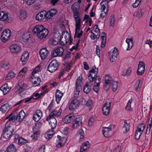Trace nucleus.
<instances>
[{"instance_id":"1","label":"nucleus","mask_w":152,"mask_h":152,"mask_svg":"<svg viewBox=\"0 0 152 152\" xmlns=\"http://www.w3.org/2000/svg\"><path fill=\"white\" fill-rule=\"evenodd\" d=\"M32 31L33 34L40 39L45 38L49 32L48 30L42 25H36L33 29Z\"/></svg>"},{"instance_id":"2","label":"nucleus","mask_w":152,"mask_h":152,"mask_svg":"<svg viewBox=\"0 0 152 152\" xmlns=\"http://www.w3.org/2000/svg\"><path fill=\"white\" fill-rule=\"evenodd\" d=\"M104 79L105 81L103 87L105 89L107 90L110 87V84L112 83L113 91H115L116 90L118 87V82L112 80L111 77L108 75H105Z\"/></svg>"},{"instance_id":"3","label":"nucleus","mask_w":152,"mask_h":152,"mask_svg":"<svg viewBox=\"0 0 152 152\" xmlns=\"http://www.w3.org/2000/svg\"><path fill=\"white\" fill-rule=\"evenodd\" d=\"M14 131V126L13 124L10 123H6L2 135L3 137L6 139L8 138L12 135Z\"/></svg>"},{"instance_id":"4","label":"nucleus","mask_w":152,"mask_h":152,"mask_svg":"<svg viewBox=\"0 0 152 152\" xmlns=\"http://www.w3.org/2000/svg\"><path fill=\"white\" fill-rule=\"evenodd\" d=\"M63 38L58 31H56L54 33L53 38L49 40V43L53 45H56Z\"/></svg>"},{"instance_id":"5","label":"nucleus","mask_w":152,"mask_h":152,"mask_svg":"<svg viewBox=\"0 0 152 152\" xmlns=\"http://www.w3.org/2000/svg\"><path fill=\"white\" fill-rule=\"evenodd\" d=\"M74 13V16L75 19V34L79 32L81 27V19L79 17V14L78 10L73 12Z\"/></svg>"},{"instance_id":"6","label":"nucleus","mask_w":152,"mask_h":152,"mask_svg":"<svg viewBox=\"0 0 152 152\" xmlns=\"http://www.w3.org/2000/svg\"><path fill=\"white\" fill-rule=\"evenodd\" d=\"M58 66L57 61L55 60H53L49 64L48 66V70L50 72H53L57 70Z\"/></svg>"},{"instance_id":"7","label":"nucleus","mask_w":152,"mask_h":152,"mask_svg":"<svg viewBox=\"0 0 152 152\" xmlns=\"http://www.w3.org/2000/svg\"><path fill=\"white\" fill-rule=\"evenodd\" d=\"M98 69L96 68L95 66L92 67V69L89 71V75L88 76V79L90 82L93 81L98 73Z\"/></svg>"},{"instance_id":"8","label":"nucleus","mask_w":152,"mask_h":152,"mask_svg":"<svg viewBox=\"0 0 152 152\" xmlns=\"http://www.w3.org/2000/svg\"><path fill=\"white\" fill-rule=\"evenodd\" d=\"M83 78L82 77L79 76L78 78L76 80L75 82V88L76 93L75 94V97H78L79 93L82 84Z\"/></svg>"},{"instance_id":"9","label":"nucleus","mask_w":152,"mask_h":152,"mask_svg":"<svg viewBox=\"0 0 152 152\" xmlns=\"http://www.w3.org/2000/svg\"><path fill=\"white\" fill-rule=\"evenodd\" d=\"M64 50L61 47H59L52 50L51 53L52 57L60 56L63 54Z\"/></svg>"},{"instance_id":"10","label":"nucleus","mask_w":152,"mask_h":152,"mask_svg":"<svg viewBox=\"0 0 152 152\" xmlns=\"http://www.w3.org/2000/svg\"><path fill=\"white\" fill-rule=\"evenodd\" d=\"M11 31L9 29L5 30L2 33L1 39L2 42H5L9 39L11 35Z\"/></svg>"},{"instance_id":"11","label":"nucleus","mask_w":152,"mask_h":152,"mask_svg":"<svg viewBox=\"0 0 152 152\" xmlns=\"http://www.w3.org/2000/svg\"><path fill=\"white\" fill-rule=\"evenodd\" d=\"M82 118L81 117H78L73 120L72 125V127L73 129H77L82 125Z\"/></svg>"},{"instance_id":"12","label":"nucleus","mask_w":152,"mask_h":152,"mask_svg":"<svg viewBox=\"0 0 152 152\" xmlns=\"http://www.w3.org/2000/svg\"><path fill=\"white\" fill-rule=\"evenodd\" d=\"M69 58H70V54H67L65 56V58L64 60V65L66 66L65 69L67 71H68L70 69L72 65V64L71 61H68V59Z\"/></svg>"},{"instance_id":"13","label":"nucleus","mask_w":152,"mask_h":152,"mask_svg":"<svg viewBox=\"0 0 152 152\" xmlns=\"http://www.w3.org/2000/svg\"><path fill=\"white\" fill-rule=\"evenodd\" d=\"M62 109L61 108L58 110L56 108L55 110L52 111L49 114V115L47 117L46 120L48 121L50 120V118L53 117V116L55 117H59L60 116L61 113Z\"/></svg>"},{"instance_id":"14","label":"nucleus","mask_w":152,"mask_h":152,"mask_svg":"<svg viewBox=\"0 0 152 152\" xmlns=\"http://www.w3.org/2000/svg\"><path fill=\"white\" fill-rule=\"evenodd\" d=\"M80 102L77 99H75L72 100L70 103L69 106V110L73 111L78 107L80 105Z\"/></svg>"},{"instance_id":"15","label":"nucleus","mask_w":152,"mask_h":152,"mask_svg":"<svg viewBox=\"0 0 152 152\" xmlns=\"http://www.w3.org/2000/svg\"><path fill=\"white\" fill-rule=\"evenodd\" d=\"M111 103L106 101V103L103 105L102 107V113L105 115H107L109 113L110 109Z\"/></svg>"},{"instance_id":"16","label":"nucleus","mask_w":152,"mask_h":152,"mask_svg":"<svg viewBox=\"0 0 152 152\" xmlns=\"http://www.w3.org/2000/svg\"><path fill=\"white\" fill-rule=\"evenodd\" d=\"M49 51L46 48H44L41 49L39 51V55L41 59L44 60L49 55Z\"/></svg>"},{"instance_id":"17","label":"nucleus","mask_w":152,"mask_h":152,"mask_svg":"<svg viewBox=\"0 0 152 152\" xmlns=\"http://www.w3.org/2000/svg\"><path fill=\"white\" fill-rule=\"evenodd\" d=\"M103 135L106 137H110L112 134L111 128L109 126V127H105L102 130Z\"/></svg>"},{"instance_id":"18","label":"nucleus","mask_w":152,"mask_h":152,"mask_svg":"<svg viewBox=\"0 0 152 152\" xmlns=\"http://www.w3.org/2000/svg\"><path fill=\"white\" fill-rule=\"evenodd\" d=\"M62 37H64L66 41V43L69 42V45H71L72 43L73 39L69 34H68L66 31H64L62 33Z\"/></svg>"},{"instance_id":"19","label":"nucleus","mask_w":152,"mask_h":152,"mask_svg":"<svg viewBox=\"0 0 152 152\" xmlns=\"http://www.w3.org/2000/svg\"><path fill=\"white\" fill-rule=\"evenodd\" d=\"M5 119L7 120L6 122V123H10V122H15L16 120L17 121L18 116H17L16 115L12 113L7 116L6 118Z\"/></svg>"},{"instance_id":"20","label":"nucleus","mask_w":152,"mask_h":152,"mask_svg":"<svg viewBox=\"0 0 152 152\" xmlns=\"http://www.w3.org/2000/svg\"><path fill=\"white\" fill-rule=\"evenodd\" d=\"M145 70V65L142 62H140L137 70V73L138 75H142Z\"/></svg>"},{"instance_id":"21","label":"nucleus","mask_w":152,"mask_h":152,"mask_svg":"<svg viewBox=\"0 0 152 152\" xmlns=\"http://www.w3.org/2000/svg\"><path fill=\"white\" fill-rule=\"evenodd\" d=\"M42 115V112L39 110H37L35 113L33 115V119L35 121H38L41 118Z\"/></svg>"},{"instance_id":"22","label":"nucleus","mask_w":152,"mask_h":152,"mask_svg":"<svg viewBox=\"0 0 152 152\" xmlns=\"http://www.w3.org/2000/svg\"><path fill=\"white\" fill-rule=\"evenodd\" d=\"M28 57L29 53L27 51H24L23 53L20 58V61L22 62L23 64H26L28 60Z\"/></svg>"},{"instance_id":"23","label":"nucleus","mask_w":152,"mask_h":152,"mask_svg":"<svg viewBox=\"0 0 152 152\" xmlns=\"http://www.w3.org/2000/svg\"><path fill=\"white\" fill-rule=\"evenodd\" d=\"M25 88V86L24 81L22 80H20L18 81V86H17L15 90L19 91V93L23 91Z\"/></svg>"},{"instance_id":"24","label":"nucleus","mask_w":152,"mask_h":152,"mask_svg":"<svg viewBox=\"0 0 152 152\" xmlns=\"http://www.w3.org/2000/svg\"><path fill=\"white\" fill-rule=\"evenodd\" d=\"M10 49L12 53H19L20 51L21 48L19 45L15 44L10 47Z\"/></svg>"},{"instance_id":"25","label":"nucleus","mask_w":152,"mask_h":152,"mask_svg":"<svg viewBox=\"0 0 152 152\" xmlns=\"http://www.w3.org/2000/svg\"><path fill=\"white\" fill-rule=\"evenodd\" d=\"M63 93L61 91L57 90L55 94V96L56 98V101L58 104L61 98L63 96Z\"/></svg>"},{"instance_id":"26","label":"nucleus","mask_w":152,"mask_h":152,"mask_svg":"<svg viewBox=\"0 0 152 152\" xmlns=\"http://www.w3.org/2000/svg\"><path fill=\"white\" fill-rule=\"evenodd\" d=\"M74 117L72 114L67 115L63 118V121L66 124L70 123L73 119Z\"/></svg>"},{"instance_id":"27","label":"nucleus","mask_w":152,"mask_h":152,"mask_svg":"<svg viewBox=\"0 0 152 152\" xmlns=\"http://www.w3.org/2000/svg\"><path fill=\"white\" fill-rule=\"evenodd\" d=\"M124 124L122 128V130L124 134L127 133L129 131L130 129V125L129 123H127L125 120L124 121Z\"/></svg>"},{"instance_id":"28","label":"nucleus","mask_w":152,"mask_h":152,"mask_svg":"<svg viewBox=\"0 0 152 152\" xmlns=\"http://www.w3.org/2000/svg\"><path fill=\"white\" fill-rule=\"evenodd\" d=\"M10 107V106L8 103H6L1 106L0 111L2 113H4L9 110Z\"/></svg>"},{"instance_id":"29","label":"nucleus","mask_w":152,"mask_h":152,"mask_svg":"<svg viewBox=\"0 0 152 152\" xmlns=\"http://www.w3.org/2000/svg\"><path fill=\"white\" fill-rule=\"evenodd\" d=\"M92 85L91 82L86 83L83 88V92L86 94H88L91 90Z\"/></svg>"},{"instance_id":"30","label":"nucleus","mask_w":152,"mask_h":152,"mask_svg":"<svg viewBox=\"0 0 152 152\" xmlns=\"http://www.w3.org/2000/svg\"><path fill=\"white\" fill-rule=\"evenodd\" d=\"M8 18V14L5 13L3 11L0 12V20L1 21H5Z\"/></svg>"},{"instance_id":"31","label":"nucleus","mask_w":152,"mask_h":152,"mask_svg":"<svg viewBox=\"0 0 152 152\" xmlns=\"http://www.w3.org/2000/svg\"><path fill=\"white\" fill-rule=\"evenodd\" d=\"M54 131L52 130H49L45 134V138L48 140L50 139L54 134Z\"/></svg>"},{"instance_id":"32","label":"nucleus","mask_w":152,"mask_h":152,"mask_svg":"<svg viewBox=\"0 0 152 152\" xmlns=\"http://www.w3.org/2000/svg\"><path fill=\"white\" fill-rule=\"evenodd\" d=\"M50 121L49 122V124L52 129H54L57 125V121L56 119L54 117H52L50 118Z\"/></svg>"},{"instance_id":"33","label":"nucleus","mask_w":152,"mask_h":152,"mask_svg":"<svg viewBox=\"0 0 152 152\" xmlns=\"http://www.w3.org/2000/svg\"><path fill=\"white\" fill-rule=\"evenodd\" d=\"M25 113L23 110H21L18 114L17 115V116H18L17 121L18 122H21L25 116Z\"/></svg>"},{"instance_id":"34","label":"nucleus","mask_w":152,"mask_h":152,"mask_svg":"<svg viewBox=\"0 0 152 152\" xmlns=\"http://www.w3.org/2000/svg\"><path fill=\"white\" fill-rule=\"evenodd\" d=\"M126 42L128 44V47L127 49V50H130L133 45V39L132 38H127L126 39Z\"/></svg>"},{"instance_id":"35","label":"nucleus","mask_w":152,"mask_h":152,"mask_svg":"<svg viewBox=\"0 0 152 152\" xmlns=\"http://www.w3.org/2000/svg\"><path fill=\"white\" fill-rule=\"evenodd\" d=\"M7 152H16L17 149L14 144H11L7 148Z\"/></svg>"},{"instance_id":"36","label":"nucleus","mask_w":152,"mask_h":152,"mask_svg":"<svg viewBox=\"0 0 152 152\" xmlns=\"http://www.w3.org/2000/svg\"><path fill=\"white\" fill-rule=\"evenodd\" d=\"M84 131L82 129H80L78 132L77 133V136L80 138V141H81L84 138Z\"/></svg>"},{"instance_id":"37","label":"nucleus","mask_w":152,"mask_h":152,"mask_svg":"<svg viewBox=\"0 0 152 152\" xmlns=\"http://www.w3.org/2000/svg\"><path fill=\"white\" fill-rule=\"evenodd\" d=\"M34 131L33 134L31 136V137L33 140H35L39 135L40 131L39 130H36L35 131Z\"/></svg>"},{"instance_id":"38","label":"nucleus","mask_w":152,"mask_h":152,"mask_svg":"<svg viewBox=\"0 0 152 152\" xmlns=\"http://www.w3.org/2000/svg\"><path fill=\"white\" fill-rule=\"evenodd\" d=\"M32 82H33V84L34 87L38 86L41 82L40 79L39 77H37L34 79V81L32 80Z\"/></svg>"},{"instance_id":"39","label":"nucleus","mask_w":152,"mask_h":152,"mask_svg":"<svg viewBox=\"0 0 152 152\" xmlns=\"http://www.w3.org/2000/svg\"><path fill=\"white\" fill-rule=\"evenodd\" d=\"M18 144L20 145H22L23 144L27 143L28 141L23 138L20 137L18 139Z\"/></svg>"},{"instance_id":"40","label":"nucleus","mask_w":152,"mask_h":152,"mask_svg":"<svg viewBox=\"0 0 152 152\" xmlns=\"http://www.w3.org/2000/svg\"><path fill=\"white\" fill-rule=\"evenodd\" d=\"M44 18V15L42 14L41 12L39 13L36 16V19L39 21L43 20Z\"/></svg>"},{"instance_id":"41","label":"nucleus","mask_w":152,"mask_h":152,"mask_svg":"<svg viewBox=\"0 0 152 152\" xmlns=\"http://www.w3.org/2000/svg\"><path fill=\"white\" fill-rule=\"evenodd\" d=\"M26 12L25 10H21L20 15V18L21 20L24 19L26 18Z\"/></svg>"},{"instance_id":"42","label":"nucleus","mask_w":152,"mask_h":152,"mask_svg":"<svg viewBox=\"0 0 152 152\" xmlns=\"http://www.w3.org/2000/svg\"><path fill=\"white\" fill-rule=\"evenodd\" d=\"M142 85V83L141 80L140 79H138L136 82V83L134 87L135 90L137 91L138 89Z\"/></svg>"},{"instance_id":"43","label":"nucleus","mask_w":152,"mask_h":152,"mask_svg":"<svg viewBox=\"0 0 152 152\" xmlns=\"http://www.w3.org/2000/svg\"><path fill=\"white\" fill-rule=\"evenodd\" d=\"M10 66L9 63L7 61H3L1 63V67L5 69H8Z\"/></svg>"},{"instance_id":"44","label":"nucleus","mask_w":152,"mask_h":152,"mask_svg":"<svg viewBox=\"0 0 152 152\" xmlns=\"http://www.w3.org/2000/svg\"><path fill=\"white\" fill-rule=\"evenodd\" d=\"M30 38V35L27 33L24 34L22 36V39L24 42H26Z\"/></svg>"},{"instance_id":"45","label":"nucleus","mask_w":152,"mask_h":152,"mask_svg":"<svg viewBox=\"0 0 152 152\" xmlns=\"http://www.w3.org/2000/svg\"><path fill=\"white\" fill-rule=\"evenodd\" d=\"M145 128V124H143L141 123L139 125L137 130L139 132L142 133L144 131Z\"/></svg>"},{"instance_id":"46","label":"nucleus","mask_w":152,"mask_h":152,"mask_svg":"<svg viewBox=\"0 0 152 152\" xmlns=\"http://www.w3.org/2000/svg\"><path fill=\"white\" fill-rule=\"evenodd\" d=\"M118 51L117 49L116 48H114L113 50H111L109 52V55H117L118 54Z\"/></svg>"},{"instance_id":"47","label":"nucleus","mask_w":152,"mask_h":152,"mask_svg":"<svg viewBox=\"0 0 152 152\" xmlns=\"http://www.w3.org/2000/svg\"><path fill=\"white\" fill-rule=\"evenodd\" d=\"M0 90H1L3 93L4 95L6 94L9 91V88H7L5 85H4L0 88Z\"/></svg>"},{"instance_id":"48","label":"nucleus","mask_w":152,"mask_h":152,"mask_svg":"<svg viewBox=\"0 0 152 152\" xmlns=\"http://www.w3.org/2000/svg\"><path fill=\"white\" fill-rule=\"evenodd\" d=\"M132 101V99H130L128 102L127 105L125 107L127 111H131L132 110V109L131 107V104Z\"/></svg>"},{"instance_id":"49","label":"nucleus","mask_w":152,"mask_h":152,"mask_svg":"<svg viewBox=\"0 0 152 152\" xmlns=\"http://www.w3.org/2000/svg\"><path fill=\"white\" fill-rule=\"evenodd\" d=\"M94 79L95 82L94 85H99L101 81V79H100L99 77V76H96Z\"/></svg>"},{"instance_id":"50","label":"nucleus","mask_w":152,"mask_h":152,"mask_svg":"<svg viewBox=\"0 0 152 152\" xmlns=\"http://www.w3.org/2000/svg\"><path fill=\"white\" fill-rule=\"evenodd\" d=\"M15 76V74L13 72L9 73L6 76V79L7 80L12 79Z\"/></svg>"},{"instance_id":"51","label":"nucleus","mask_w":152,"mask_h":152,"mask_svg":"<svg viewBox=\"0 0 152 152\" xmlns=\"http://www.w3.org/2000/svg\"><path fill=\"white\" fill-rule=\"evenodd\" d=\"M101 38L102 39V41L101 42L102 44L101 47L102 48H104L105 46L106 38L104 36H101Z\"/></svg>"},{"instance_id":"52","label":"nucleus","mask_w":152,"mask_h":152,"mask_svg":"<svg viewBox=\"0 0 152 152\" xmlns=\"http://www.w3.org/2000/svg\"><path fill=\"white\" fill-rule=\"evenodd\" d=\"M67 24V22L65 21V22L62 21L61 22L60 25V27L62 30H64L65 28V26Z\"/></svg>"},{"instance_id":"53","label":"nucleus","mask_w":152,"mask_h":152,"mask_svg":"<svg viewBox=\"0 0 152 152\" xmlns=\"http://www.w3.org/2000/svg\"><path fill=\"white\" fill-rule=\"evenodd\" d=\"M42 125V123L40 122H37L35 125V127L33 129L34 131H35L36 130L40 128Z\"/></svg>"},{"instance_id":"54","label":"nucleus","mask_w":152,"mask_h":152,"mask_svg":"<svg viewBox=\"0 0 152 152\" xmlns=\"http://www.w3.org/2000/svg\"><path fill=\"white\" fill-rule=\"evenodd\" d=\"M26 70L27 69L26 67L23 68L19 72L18 75L19 76L23 77L25 75Z\"/></svg>"},{"instance_id":"55","label":"nucleus","mask_w":152,"mask_h":152,"mask_svg":"<svg viewBox=\"0 0 152 152\" xmlns=\"http://www.w3.org/2000/svg\"><path fill=\"white\" fill-rule=\"evenodd\" d=\"M142 134V132H139L137 130L135 134V138L136 140H138Z\"/></svg>"},{"instance_id":"56","label":"nucleus","mask_w":152,"mask_h":152,"mask_svg":"<svg viewBox=\"0 0 152 152\" xmlns=\"http://www.w3.org/2000/svg\"><path fill=\"white\" fill-rule=\"evenodd\" d=\"M110 61L112 62H115L117 58V55H109Z\"/></svg>"},{"instance_id":"57","label":"nucleus","mask_w":152,"mask_h":152,"mask_svg":"<svg viewBox=\"0 0 152 152\" xmlns=\"http://www.w3.org/2000/svg\"><path fill=\"white\" fill-rule=\"evenodd\" d=\"M40 68L41 67L39 66H37L32 72V75H34V74L39 72L40 71Z\"/></svg>"},{"instance_id":"58","label":"nucleus","mask_w":152,"mask_h":152,"mask_svg":"<svg viewBox=\"0 0 152 152\" xmlns=\"http://www.w3.org/2000/svg\"><path fill=\"white\" fill-rule=\"evenodd\" d=\"M62 142H60L58 141L57 143L56 144V146L57 147L59 148L65 145V140H63V139H62Z\"/></svg>"},{"instance_id":"59","label":"nucleus","mask_w":152,"mask_h":152,"mask_svg":"<svg viewBox=\"0 0 152 152\" xmlns=\"http://www.w3.org/2000/svg\"><path fill=\"white\" fill-rule=\"evenodd\" d=\"M115 16L114 15H111L110 21V26H113L115 23Z\"/></svg>"},{"instance_id":"60","label":"nucleus","mask_w":152,"mask_h":152,"mask_svg":"<svg viewBox=\"0 0 152 152\" xmlns=\"http://www.w3.org/2000/svg\"><path fill=\"white\" fill-rule=\"evenodd\" d=\"M93 30L94 31V32H95L97 34H100V30L98 28L97 25H96L93 28Z\"/></svg>"},{"instance_id":"61","label":"nucleus","mask_w":152,"mask_h":152,"mask_svg":"<svg viewBox=\"0 0 152 152\" xmlns=\"http://www.w3.org/2000/svg\"><path fill=\"white\" fill-rule=\"evenodd\" d=\"M89 148V147L81 145L80 148V152H84L87 149Z\"/></svg>"},{"instance_id":"62","label":"nucleus","mask_w":152,"mask_h":152,"mask_svg":"<svg viewBox=\"0 0 152 152\" xmlns=\"http://www.w3.org/2000/svg\"><path fill=\"white\" fill-rule=\"evenodd\" d=\"M106 1H103L100 3V4L102 5L101 10H102V12H105L104 10L106 8V7L105 6V4Z\"/></svg>"},{"instance_id":"63","label":"nucleus","mask_w":152,"mask_h":152,"mask_svg":"<svg viewBox=\"0 0 152 152\" xmlns=\"http://www.w3.org/2000/svg\"><path fill=\"white\" fill-rule=\"evenodd\" d=\"M41 94L38 93H34L33 94L32 97L34 99L39 98L41 96Z\"/></svg>"},{"instance_id":"64","label":"nucleus","mask_w":152,"mask_h":152,"mask_svg":"<svg viewBox=\"0 0 152 152\" xmlns=\"http://www.w3.org/2000/svg\"><path fill=\"white\" fill-rule=\"evenodd\" d=\"M23 149L25 152H28L31 150L30 148L27 144L23 146Z\"/></svg>"}]
</instances>
